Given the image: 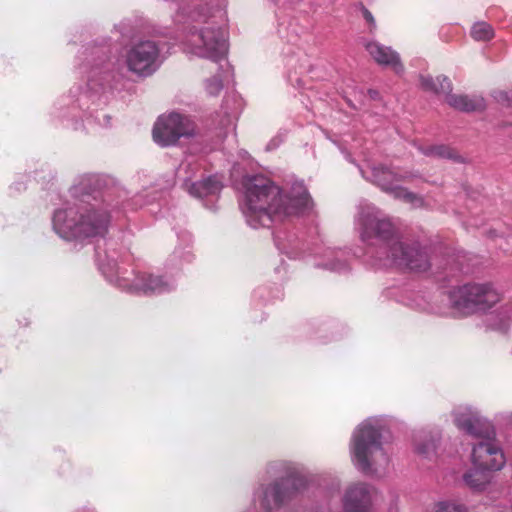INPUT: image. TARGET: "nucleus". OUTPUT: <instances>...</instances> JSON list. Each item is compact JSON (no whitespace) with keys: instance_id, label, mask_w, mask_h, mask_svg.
<instances>
[{"instance_id":"obj_1","label":"nucleus","mask_w":512,"mask_h":512,"mask_svg":"<svg viewBox=\"0 0 512 512\" xmlns=\"http://www.w3.org/2000/svg\"><path fill=\"white\" fill-rule=\"evenodd\" d=\"M94 175H84L75 184L71 193L77 198L54 210L52 228L64 240H82L103 238L111 222L118 217L123 207L124 190L116 195L111 191L103 195L92 194L88 184L94 181Z\"/></svg>"},{"instance_id":"obj_2","label":"nucleus","mask_w":512,"mask_h":512,"mask_svg":"<svg viewBox=\"0 0 512 512\" xmlns=\"http://www.w3.org/2000/svg\"><path fill=\"white\" fill-rule=\"evenodd\" d=\"M355 229L366 246L365 256L380 268L400 267L426 271L430 260L418 242L402 240L390 218L369 203H361L355 217Z\"/></svg>"},{"instance_id":"obj_3","label":"nucleus","mask_w":512,"mask_h":512,"mask_svg":"<svg viewBox=\"0 0 512 512\" xmlns=\"http://www.w3.org/2000/svg\"><path fill=\"white\" fill-rule=\"evenodd\" d=\"M160 48L151 40L133 45L123 55H109L106 47H94L89 53L87 91L78 99L84 105L87 99L97 105L106 104L126 77V72L146 77L159 67Z\"/></svg>"},{"instance_id":"obj_4","label":"nucleus","mask_w":512,"mask_h":512,"mask_svg":"<svg viewBox=\"0 0 512 512\" xmlns=\"http://www.w3.org/2000/svg\"><path fill=\"white\" fill-rule=\"evenodd\" d=\"M241 211L247 224L254 228L302 214L310 208L311 199L302 181L292 183L288 192L262 175L246 176L242 182Z\"/></svg>"},{"instance_id":"obj_5","label":"nucleus","mask_w":512,"mask_h":512,"mask_svg":"<svg viewBox=\"0 0 512 512\" xmlns=\"http://www.w3.org/2000/svg\"><path fill=\"white\" fill-rule=\"evenodd\" d=\"M108 247L96 249V262L104 277L117 287L128 292L156 294L165 293L176 287L174 275H155L147 272H129L118 267V252L111 244Z\"/></svg>"},{"instance_id":"obj_6","label":"nucleus","mask_w":512,"mask_h":512,"mask_svg":"<svg viewBox=\"0 0 512 512\" xmlns=\"http://www.w3.org/2000/svg\"><path fill=\"white\" fill-rule=\"evenodd\" d=\"M385 428L386 420L382 416L369 417L355 428L350 441V455L359 471L376 475L388 467L390 457L382 444Z\"/></svg>"},{"instance_id":"obj_7","label":"nucleus","mask_w":512,"mask_h":512,"mask_svg":"<svg viewBox=\"0 0 512 512\" xmlns=\"http://www.w3.org/2000/svg\"><path fill=\"white\" fill-rule=\"evenodd\" d=\"M298 464L279 460L267 465L266 473L280 478L270 483H259L253 492V503L264 511L272 512L280 508L298 488L296 482H302L297 476Z\"/></svg>"},{"instance_id":"obj_8","label":"nucleus","mask_w":512,"mask_h":512,"mask_svg":"<svg viewBox=\"0 0 512 512\" xmlns=\"http://www.w3.org/2000/svg\"><path fill=\"white\" fill-rule=\"evenodd\" d=\"M182 45L186 54L209 59L215 63L225 60L228 52L225 31L209 24L199 28L193 26Z\"/></svg>"},{"instance_id":"obj_9","label":"nucleus","mask_w":512,"mask_h":512,"mask_svg":"<svg viewBox=\"0 0 512 512\" xmlns=\"http://www.w3.org/2000/svg\"><path fill=\"white\" fill-rule=\"evenodd\" d=\"M359 170L366 180L376 184L394 198L403 200L414 208L423 206L424 200L422 197L398 185L401 181H410L417 177L416 174L412 172L396 173L384 166L372 165L368 161L359 166Z\"/></svg>"},{"instance_id":"obj_10","label":"nucleus","mask_w":512,"mask_h":512,"mask_svg":"<svg viewBox=\"0 0 512 512\" xmlns=\"http://www.w3.org/2000/svg\"><path fill=\"white\" fill-rule=\"evenodd\" d=\"M501 297L492 284H466L449 292L450 303L460 314L485 311L498 303Z\"/></svg>"},{"instance_id":"obj_11","label":"nucleus","mask_w":512,"mask_h":512,"mask_svg":"<svg viewBox=\"0 0 512 512\" xmlns=\"http://www.w3.org/2000/svg\"><path fill=\"white\" fill-rule=\"evenodd\" d=\"M153 140L162 147L175 145L180 138L196 135V125L187 115L171 112L158 117L154 124Z\"/></svg>"},{"instance_id":"obj_12","label":"nucleus","mask_w":512,"mask_h":512,"mask_svg":"<svg viewBox=\"0 0 512 512\" xmlns=\"http://www.w3.org/2000/svg\"><path fill=\"white\" fill-rule=\"evenodd\" d=\"M200 164L193 159L184 160L177 169V177L183 180L188 193L198 199L217 196L223 188L218 175L208 176L197 182H190L191 177L200 169Z\"/></svg>"},{"instance_id":"obj_13","label":"nucleus","mask_w":512,"mask_h":512,"mask_svg":"<svg viewBox=\"0 0 512 512\" xmlns=\"http://www.w3.org/2000/svg\"><path fill=\"white\" fill-rule=\"evenodd\" d=\"M470 461L477 470L499 471L505 466L506 457L500 444L488 434L472 445Z\"/></svg>"},{"instance_id":"obj_14","label":"nucleus","mask_w":512,"mask_h":512,"mask_svg":"<svg viewBox=\"0 0 512 512\" xmlns=\"http://www.w3.org/2000/svg\"><path fill=\"white\" fill-rule=\"evenodd\" d=\"M455 426L474 439L485 438L489 434L490 423L479 410L471 406H459L452 412Z\"/></svg>"},{"instance_id":"obj_15","label":"nucleus","mask_w":512,"mask_h":512,"mask_svg":"<svg viewBox=\"0 0 512 512\" xmlns=\"http://www.w3.org/2000/svg\"><path fill=\"white\" fill-rule=\"evenodd\" d=\"M374 489L365 483L350 485L342 498L343 512H372Z\"/></svg>"},{"instance_id":"obj_16","label":"nucleus","mask_w":512,"mask_h":512,"mask_svg":"<svg viewBox=\"0 0 512 512\" xmlns=\"http://www.w3.org/2000/svg\"><path fill=\"white\" fill-rule=\"evenodd\" d=\"M365 49L377 64L391 67L397 74L404 71L399 54L391 47L377 41H369L365 44Z\"/></svg>"},{"instance_id":"obj_17","label":"nucleus","mask_w":512,"mask_h":512,"mask_svg":"<svg viewBox=\"0 0 512 512\" xmlns=\"http://www.w3.org/2000/svg\"><path fill=\"white\" fill-rule=\"evenodd\" d=\"M287 78L293 86H302V76L310 70V58L302 51L293 53L286 61Z\"/></svg>"},{"instance_id":"obj_18","label":"nucleus","mask_w":512,"mask_h":512,"mask_svg":"<svg viewBox=\"0 0 512 512\" xmlns=\"http://www.w3.org/2000/svg\"><path fill=\"white\" fill-rule=\"evenodd\" d=\"M344 254L341 249L326 248L314 265L334 272L346 271L348 262Z\"/></svg>"},{"instance_id":"obj_19","label":"nucleus","mask_w":512,"mask_h":512,"mask_svg":"<svg viewBox=\"0 0 512 512\" xmlns=\"http://www.w3.org/2000/svg\"><path fill=\"white\" fill-rule=\"evenodd\" d=\"M446 102L449 106L463 112L481 111L485 108L484 98L479 95L447 94Z\"/></svg>"},{"instance_id":"obj_20","label":"nucleus","mask_w":512,"mask_h":512,"mask_svg":"<svg viewBox=\"0 0 512 512\" xmlns=\"http://www.w3.org/2000/svg\"><path fill=\"white\" fill-rule=\"evenodd\" d=\"M440 438L438 435L421 432L414 438L415 452L425 459H433L437 456Z\"/></svg>"},{"instance_id":"obj_21","label":"nucleus","mask_w":512,"mask_h":512,"mask_svg":"<svg viewBox=\"0 0 512 512\" xmlns=\"http://www.w3.org/2000/svg\"><path fill=\"white\" fill-rule=\"evenodd\" d=\"M420 83L422 88L426 91H431L437 94L448 93L451 91V82L443 75H439L435 78L430 75H421Z\"/></svg>"},{"instance_id":"obj_22","label":"nucleus","mask_w":512,"mask_h":512,"mask_svg":"<svg viewBox=\"0 0 512 512\" xmlns=\"http://www.w3.org/2000/svg\"><path fill=\"white\" fill-rule=\"evenodd\" d=\"M305 27L298 25L295 20H290L287 23H280L278 27L279 36L288 43L295 45L300 35L305 32Z\"/></svg>"},{"instance_id":"obj_23","label":"nucleus","mask_w":512,"mask_h":512,"mask_svg":"<svg viewBox=\"0 0 512 512\" xmlns=\"http://www.w3.org/2000/svg\"><path fill=\"white\" fill-rule=\"evenodd\" d=\"M219 69L221 70V73L214 75L210 78H207L204 81L205 91L211 96L218 95L219 92L222 90L223 74L229 73V65L226 63V69H224V66L222 64H219Z\"/></svg>"},{"instance_id":"obj_24","label":"nucleus","mask_w":512,"mask_h":512,"mask_svg":"<svg viewBox=\"0 0 512 512\" xmlns=\"http://www.w3.org/2000/svg\"><path fill=\"white\" fill-rule=\"evenodd\" d=\"M509 317L507 315V311H499L496 313H492L487 315L486 317V325L489 329L506 332L509 328Z\"/></svg>"},{"instance_id":"obj_25","label":"nucleus","mask_w":512,"mask_h":512,"mask_svg":"<svg viewBox=\"0 0 512 512\" xmlns=\"http://www.w3.org/2000/svg\"><path fill=\"white\" fill-rule=\"evenodd\" d=\"M174 5L179 14L187 15L193 20H197L202 15L200 4L196 3V0H181Z\"/></svg>"},{"instance_id":"obj_26","label":"nucleus","mask_w":512,"mask_h":512,"mask_svg":"<svg viewBox=\"0 0 512 512\" xmlns=\"http://www.w3.org/2000/svg\"><path fill=\"white\" fill-rule=\"evenodd\" d=\"M463 478L469 487L476 490L483 489L487 483L485 471H480L475 468L465 473Z\"/></svg>"},{"instance_id":"obj_27","label":"nucleus","mask_w":512,"mask_h":512,"mask_svg":"<svg viewBox=\"0 0 512 512\" xmlns=\"http://www.w3.org/2000/svg\"><path fill=\"white\" fill-rule=\"evenodd\" d=\"M471 36L476 41H488L494 36V31L490 24L477 22L471 28Z\"/></svg>"},{"instance_id":"obj_28","label":"nucleus","mask_w":512,"mask_h":512,"mask_svg":"<svg viewBox=\"0 0 512 512\" xmlns=\"http://www.w3.org/2000/svg\"><path fill=\"white\" fill-rule=\"evenodd\" d=\"M422 153L426 156H433L443 159H455L456 154L455 152L444 145H438V146H429L427 148L421 149Z\"/></svg>"},{"instance_id":"obj_29","label":"nucleus","mask_w":512,"mask_h":512,"mask_svg":"<svg viewBox=\"0 0 512 512\" xmlns=\"http://www.w3.org/2000/svg\"><path fill=\"white\" fill-rule=\"evenodd\" d=\"M432 512H469L468 508L457 501H439L435 503Z\"/></svg>"},{"instance_id":"obj_30","label":"nucleus","mask_w":512,"mask_h":512,"mask_svg":"<svg viewBox=\"0 0 512 512\" xmlns=\"http://www.w3.org/2000/svg\"><path fill=\"white\" fill-rule=\"evenodd\" d=\"M275 244L280 252L286 254L290 258H297L299 257V252L296 251V244H289L287 245L284 243L279 235H276L275 238Z\"/></svg>"},{"instance_id":"obj_31","label":"nucleus","mask_w":512,"mask_h":512,"mask_svg":"<svg viewBox=\"0 0 512 512\" xmlns=\"http://www.w3.org/2000/svg\"><path fill=\"white\" fill-rule=\"evenodd\" d=\"M192 258L193 256L189 251L183 252L181 250H175L169 261L171 263L178 260L181 262H190Z\"/></svg>"},{"instance_id":"obj_32","label":"nucleus","mask_w":512,"mask_h":512,"mask_svg":"<svg viewBox=\"0 0 512 512\" xmlns=\"http://www.w3.org/2000/svg\"><path fill=\"white\" fill-rule=\"evenodd\" d=\"M362 14L365 20L371 25L372 28L376 27L375 19L372 15V13L366 9L365 7H362Z\"/></svg>"},{"instance_id":"obj_33","label":"nucleus","mask_w":512,"mask_h":512,"mask_svg":"<svg viewBox=\"0 0 512 512\" xmlns=\"http://www.w3.org/2000/svg\"><path fill=\"white\" fill-rule=\"evenodd\" d=\"M281 143V140L278 137L273 138L267 145L266 150L271 151L276 149Z\"/></svg>"},{"instance_id":"obj_34","label":"nucleus","mask_w":512,"mask_h":512,"mask_svg":"<svg viewBox=\"0 0 512 512\" xmlns=\"http://www.w3.org/2000/svg\"><path fill=\"white\" fill-rule=\"evenodd\" d=\"M506 421L512 426V412L505 416Z\"/></svg>"},{"instance_id":"obj_35","label":"nucleus","mask_w":512,"mask_h":512,"mask_svg":"<svg viewBox=\"0 0 512 512\" xmlns=\"http://www.w3.org/2000/svg\"><path fill=\"white\" fill-rule=\"evenodd\" d=\"M104 122L101 125H108L110 121V117L108 115H103Z\"/></svg>"},{"instance_id":"obj_36","label":"nucleus","mask_w":512,"mask_h":512,"mask_svg":"<svg viewBox=\"0 0 512 512\" xmlns=\"http://www.w3.org/2000/svg\"><path fill=\"white\" fill-rule=\"evenodd\" d=\"M370 93H371V97H373V98H374V97L376 96V94H377L375 91H370Z\"/></svg>"}]
</instances>
